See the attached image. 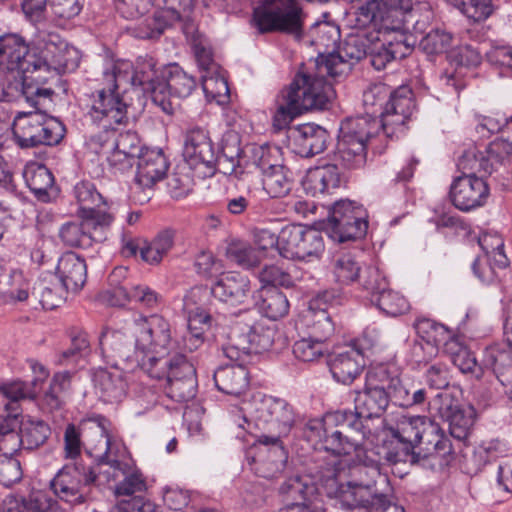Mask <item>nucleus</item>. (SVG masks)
<instances>
[{
	"label": "nucleus",
	"instance_id": "nucleus-48",
	"mask_svg": "<svg viewBox=\"0 0 512 512\" xmlns=\"http://www.w3.org/2000/svg\"><path fill=\"white\" fill-rule=\"evenodd\" d=\"M280 492L285 495L287 504L299 502L304 505L321 501L317 482H285L280 487Z\"/></svg>",
	"mask_w": 512,
	"mask_h": 512
},
{
	"label": "nucleus",
	"instance_id": "nucleus-50",
	"mask_svg": "<svg viewBox=\"0 0 512 512\" xmlns=\"http://www.w3.org/2000/svg\"><path fill=\"white\" fill-rule=\"evenodd\" d=\"M324 250L322 233L317 229L303 226L297 260L313 262L320 259Z\"/></svg>",
	"mask_w": 512,
	"mask_h": 512
},
{
	"label": "nucleus",
	"instance_id": "nucleus-40",
	"mask_svg": "<svg viewBox=\"0 0 512 512\" xmlns=\"http://www.w3.org/2000/svg\"><path fill=\"white\" fill-rule=\"evenodd\" d=\"M255 304L259 312L271 320L285 317L290 309L287 296L274 287H261Z\"/></svg>",
	"mask_w": 512,
	"mask_h": 512
},
{
	"label": "nucleus",
	"instance_id": "nucleus-43",
	"mask_svg": "<svg viewBox=\"0 0 512 512\" xmlns=\"http://www.w3.org/2000/svg\"><path fill=\"white\" fill-rule=\"evenodd\" d=\"M18 445L26 449H35L48 439L50 427L43 420L24 416L20 423Z\"/></svg>",
	"mask_w": 512,
	"mask_h": 512
},
{
	"label": "nucleus",
	"instance_id": "nucleus-20",
	"mask_svg": "<svg viewBox=\"0 0 512 512\" xmlns=\"http://www.w3.org/2000/svg\"><path fill=\"white\" fill-rule=\"evenodd\" d=\"M489 196V187L483 176L462 174L450 185L449 198L460 211L469 212L483 206Z\"/></svg>",
	"mask_w": 512,
	"mask_h": 512
},
{
	"label": "nucleus",
	"instance_id": "nucleus-53",
	"mask_svg": "<svg viewBox=\"0 0 512 512\" xmlns=\"http://www.w3.org/2000/svg\"><path fill=\"white\" fill-rule=\"evenodd\" d=\"M262 186L270 198L286 196L291 190V182L284 166H276L275 169L262 175Z\"/></svg>",
	"mask_w": 512,
	"mask_h": 512
},
{
	"label": "nucleus",
	"instance_id": "nucleus-27",
	"mask_svg": "<svg viewBox=\"0 0 512 512\" xmlns=\"http://www.w3.org/2000/svg\"><path fill=\"white\" fill-rule=\"evenodd\" d=\"M440 416L448 422L450 435L457 441L466 442L472 434L475 413L472 408L462 409L448 394H439Z\"/></svg>",
	"mask_w": 512,
	"mask_h": 512
},
{
	"label": "nucleus",
	"instance_id": "nucleus-52",
	"mask_svg": "<svg viewBox=\"0 0 512 512\" xmlns=\"http://www.w3.org/2000/svg\"><path fill=\"white\" fill-rule=\"evenodd\" d=\"M373 303L385 315L396 317L406 313L409 308L408 300L400 293L386 289L381 290L375 297L371 299Z\"/></svg>",
	"mask_w": 512,
	"mask_h": 512
},
{
	"label": "nucleus",
	"instance_id": "nucleus-12",
	"mask_svg": "<svg viewBox=\"0 0 512 512\" xmlns=\"http://www.w3.org/2000/svg\"><path fill=\"white\" fill-rule=\"evenodd\" d=\"M80 51L60 35L48 33L34 47L33 72L41 77H55L72 72L80 63Z\"/></svg>",
	"mask_w": 512,
	"mask_h": 512
},
{
	"label": "nucleus",
	"instance_id": "nucleus-45",
	"mask_svg": "<svg viewBox=\"0 0 512 512\" xmlns=\"http://www.w3.org/2000/svg\"><path fill=\"white\" fill-rule=\"evenodd\" d=\"M444 352L462 373H471L479 378L480 375L478 372L484 374L486 371L478 366L473 353L463 345L458 338L450 340L446 344V350Z\"/></svg>",
	"mask_w": 512,
	"mask_h": 512
},
{
	"label": "nucleus",
	"instance_id": "nucleus-6",
	"mask_svg": "<svg viewBox=\"0 0 512 512\" xmlns=\"http://www.w3.org/2000/svg\"><path fill=\"white\" fill-rule=\"evenodd\" d=\"M80 427L85 434L86 451L99 465H109L114 471H119L124 480H141L142 473L134 461L121 460L125 448L114 437L112 423L108 418L92 414L82 419Z\"/></svg>",
	"mask_w": 512,
	"mask_h": 512
},
{
	"label": "nucleus",
	"instance_id": "nucleus-37",
	"mask_svg": "<svg viewBox=\"0 0 512 512\" xmlns=\"http://www.w3.org/2000/svg\"><path fill=\"white\" fill-rule=\"evenodd\" d=\"M214 381L219 391L239 396L248 388V371L243 364L220 367L214 373Z\"/></svg>",
	"mask_w": 512,
	"mask_h": 512
},
{
	"label": "nucleus",
	"instance_id": "nucleus-61",
	"mask_svg": "<svg viewBox=\"0 0 512 512\" xmlns=\"http://www.w3.org/2000/svg\"><path fill=\"white\" fill-rule=\"evenodd\" d=\"M89 483L84 482L80 486V482H46L55 496L69 504H77L84 501Z\"/></svg>",
	"mask_w": 512,
	"mask_h": 512
},
{
	"label": "nucleus",
	"instance_id": "nucleus-7",
	"mask_svg": "<svg viewBox=\"0 0 512 512\" xmlns=\"http://www.w3.org/2000/svg\"><path fill=\"white\" fill-rule=\"evenodd\" d=\"M320 483L328 497L336 499L345 508H359L364 512H405V509L396 503L390 482H385L383 488L378 487L377 482Z\"/></svg>",
	"mask_w": 512,
	"mask_h": 512
},
{
	"label": "nucleus",
	"instance_id": "nucleus-58",
	"mask_svg": "<svg viewBox=\"0 0 512 512\" xmlns=\"http://www.w3.org/2000/svg\"><path fill=\"white\" fill-rule=\"evenodd\" d=\"M458 168L463 174L483 173L490 175L493 172V163L489 164L484 152L478 151L476 148L466 150L458 159Z\"/></svg>",
	"mask_w": 512,
	"mask_h": 512
},
{
	"label": "nucleus",
	"instance_id": "nucleus-33",
	"mask_svg": "<svg viewBox=\"0 0 512 512\" xmlns=\"http://www.w3.org/2000/svg\"><path fill=\"white\" fill-rule=\"evenodd\" d=\"M296 152L302 157H312L326 148L329 134L315 124L307 123L295 129L292 135Z\"/></svg>",
	"mask_w": 512,
	"mask_h": 512
},
{
	"label": "nucleus",
	"instance_id": "nucleus-64",
	"mask_svg": "<svg viewBox=\"0 0 512 512\" xmlns=\"http://www.w3.org/2000/svg\"><path fill=\"white\" fill-rule=\"evenodd\" d=\"M452 43V35L443 29H432L420 41V48L429 56L446 52Z\"/></svg>",
	"mask_w": 512,
	"mask_h": 512
},
{
	"label": "nucleus",
	"instance_id": "nucleus-32",
	"mask_svg": "<svg viewBox=\"0 0 512 512\" xmlns=\"http://www.w3.org/2000/svg\"><path fill=\"white\" fill-rule=\"evenodd\" d=\"M249 279L239 273L222 274L212 286L213 296L231 305L243 304L250 295Z\"/></svg>",
	"mask_w": 512,
	"mask_h": 512
},
{
	"label": "nucleus",
	"instance_id": "nucleus-4",
	"mask_svg": "<svg viewBox=\"0 0 512 512\" xmlns=\"http://www.w3.org/2000/svg\"><path fill=\"white\" fill-rule=\"evenodd\" d=\"M316 71L301 69L291 84L283 89L277 99V109L273 116V126L277 129L287 127L303 112L326 109L334 97L332 85L325 80L326 72H321L314 63Z\"/></svg>",
	"mask_w": 512,
	"mask_h": 512
},
{
	"label": "nucleus",
	"instance_id": "nucleus-30",
	"mask_svg": "<svg viewBox=\"0 0 512 512\" xmlns=\"http://www.w3.org/2000/svg\"><path fill=\"white\" fill-rule=\"evenodd\" d=\"M169 163L161 149H145L138 157L136 184L143 189L152 188L167 174Z\"/></svg>",
	"mask_w": 512,
	"mask_h": 512
},
{
	"label": "nucleus",
	"instance_id": "nucleus-25",
	"mask_svg": "<svg viewBox=\"0 0 512 512\" xmlns=\"http://www.w3.org/2000/svg\"><path fill=\"white\" fill-rule=\"evenodd\" d=\"M101 354L108 361L136 362L135 338L129 323L121 329L106 328L99 337Z\"/></svg>",
	"mask_w": 512,
	"mask_h": 512
},
{
	"label": "nucleus",
	"instance_id": "nucleus-10",
	"mask_svg": "<svg viewBox=\"0 0 512 512\" xmlns=\"http://www.w3.org/2000/svg\"><path fill=\"white\" fill-rule=\"evenodd\" d=\"M379 131V122L367 117H349L341 122L334 164L346 169L362 168L367 159V143Z\"/></svg>",
	"mask_w": 512,
	"mask_h": 512
},
{
	"label": "nucleus",
	"instance_id": "nucleus-5",
	"mask_svg": "<svg viewBox=\"0 0 512 512\" xmlns=\"http://www.w3.org/2000/svg\"><path fill=\"white\" fill-rule=\"evenodd\" d=\"M135 338L136 362L140 371L151 378H161L168 364L171 345L169 322L158 314L140 316L129 322Z\"/></svg>",
	"mask_w": 512,
	"mask_h": 512
},
{
	"label": "nucleus",
	"instance_id": "nucleus-11",
	"mask_svg": "<svg viewBox=\"0 0 512 512\" xmlns=\"http://www.w3.org/2000/svg\"><path fill=\"white\" fill-rule=\"evenodd\" d=\"M45 106L34 107V111L19 112L13 122V134L21 148L38 145H57L65 135V126L55 117L42 111Z\"/></svg>",
	"mask_w": 512,
	"mask_h": 512
},
{
	"label": "nucleus",
	"instance_id": "nucleus-21",
	"mask_svg": "<svg viewBox=\"0 0 512 512\" xmlns=\"http://www.w3.org/2000/svg\"><path fill=\"white\" fill-rule=\"evenodd\" d=\"M416 332L421 341L413 345L412 352L418 363L428 362L437 355L440 348L446 350V344L453 339L452 332L444 325L431 319H420L416 323Z\"/></svg>",
	"mask_w": 512,
	"mask_h": 512
},
{
	"label": "nucleus",
	"instance_id": "nucleus-23",
	"mask_svg": "<svg viewBox=\"0 0 512 512\" xmlns=\"http://www.w3.org/2000/svg\"><path fill=\"white\" fill-rule=\"evenodd\" d=\"M198 288L191 289L183 298V310L187 315V332L183 336L184 349L197 350L204 343V334L210 328L212 318L204 309L196 306Z\"/></svg>",
	"mask_w": 512,
	"mask_h": 512
},
{
	"label": "nucleus",
	"instance_id": "nucleus-14",
	"mask_svg": "<svg viewBox=\"0 0 512 512\" xmlns=\"http://www.w3.org/2000/svg\"><path fill=\"white\" fill-rule=\"evenodd\" d=\"M421 429L413 462L431 470L443 469L452 459L450 440L440 426L427 417Z\"/></svg>",
	"mask_w": 512,
	"mask_h": 512
},
{
	"label": "nucleus",
	"instance_id": "nucleus-44",
	"mask_svg": "<svg viewBox=\"0 0 512 512\" xmlns=\"http://www.w3.org/2000/svg\"><path fill=\"white\" fill-rule=\"evenodd\" d=\"M174 245V233L164 230L151 241L144 240L141 250V260L149 265H158Z\"/></svg>",
	"mask_w": 512,
	"mask_h": 512
},
{
	"label": "nucleus",
	"instance_id": "nucleus-42",
	"mask_svg": "<svg viewBox=\"0 0 512 512\" xmlns=\"http://www.w3.org/2000/svg\"><path fill=\"white\" fill-rule=\"evenodd\" d=\"M85 104L86 102L84 103V108H86ZM86 116L89 117L92 122L101 125L103 128L102 130L91 134L85 141L86 152L97 156L98 160L101 161V164H103V160L110 153V151L114 149V126L120 125L121 123H111L109 125H105V121L92 119L88 115V111H86Z\"/></svg>",
	"mask_w": 512,
	"mask_h": 512
},
{
	"label": "nucleus",
	"instance_id": "nucleus-15",
	"mask_svg": "<svg viewBox=\"0 0 512 512\" xmlns=\"http://www.w3.org/2000/svg\"><path fill=\"white\" fill-rule=\"evenodd\" d=\"M9 76V74L7 75ZM12 79L0 82V101L13 102L24 98L33 107L45 106L52 102L54 91L45 87L47 77L27 73L10 74Z\"/></svg>",
	"mask_w": 512,
	"mask_h": 512
},
{
	"label": "nucleus",
	"instance_id": "nucleus-31",
	"mask_svg": "<svg viewBox=\"0 0 512 512\" xmlns=\"http://www.w3.org/2000/svg\"><path fill=\"white\" fill-rule=\"evenodd\" d=\"M482 363L484 369L492 372L505 394L512 399V352L499 344L491 345L485 349Z\"/></svg>",
	"mask_w": 512,
	"mask_h": 512
},
{
	"label": "nucleus",
	"instance_id": "nucleus-17",
	"mask_svg": "<svg viewBox=\"0 0 512 512\" xmlns=\"http://www.w3.org/2000/svg\"><path fill=\"white\" fill-rule=\"evenodd\" d=\"M79 218L80 221L66 222L60 227L59 237L64 245L87 249L101 243L107 239L114 221L113 216H102L99 220L82 215Z\"/></svg>",
	"mask_w": 512,
	"mask_h": 512
},
{
	"label": "nucleus",
	"instance_id": "nucleus-34",
	"mask_svg": "<svg viewBox=\"0 0 512 512\" xmlns=\"http://www.w3.org/2000/svg\"><path fill=\"white\" fill-rule=\"evenodd\" d=\"M341 176L337 164L310 168L302 182L304 190L312 195L331 193L340 186Z\"/></svg>",
	"mask_w": 512,
	"mask_h": 512
},
{
	"label": "nucleus",
	"instance_id": "nucleus-28",
	"mask_svg": "<svg viewBox=\"0 0 512 512\" xmlns=\"http://www.w3.org/2000/svg\"><path fill=\"white\" fill-rule=\"evenodd\" d=\"M424 420L425 416H403L398 420L397 426L392 430V433L397 444L400 446V451H397L393 456L390 455L389 460L394 463L406 461L408 458H411L412 461L414 460Z\"/></svg>",
	"mask_w": 512,
	"mask_h": 512
},
{
	"label": "nucleus",
	"instance_id": "nucleus-54",
	"mask_svg": "<svg viewBox=\"0 0 512 512\" xmlns=\"http://www.w3.org/2000/svg\"><path fill=\"white\" fill-rule=\"evenodd\" d=\"M345 476L344 464L336 456L324 459L317 457L308 468L307 477L315 480H337Z\"/></svg>",
	"mask_w": 512,
	"mask_h": 512
},
{
	"label": "nucleus",
	"instance_id": "nucleus-29",
	"mask_svg": "<svg viewBox=\"0 0 512 512\" xmlns=\"http://www.w3.org/2000/svg\"><path fill=\"white\" fill-rule=\"evenodd\" d=\"M335 298V292L324 291L310 302L309 309L303 314V320L310 329L311 336L323 342L334 333V324L326 308L321 305L332 304Z\"/></svg>",
	"mask_w": 512,
	"mask_h": 512
},
{
	"label": "nucleus",
	"instance_id": "nucleus-22",
	"mask_svg": "<svg viewBox=\"0 0 512 512\" xmlns=\"http://www.w3.org/2000/svg\"><path fill=\"white\" fill-rule=\"evenodd\" d=\"M415 108L413 92L408 86L390 89L384 111L381 112V127L392 134L405 125Z\"/></svg>",
	"mask_w": 512,
	"mask_h": 512
},
{
	"label": "nucleus",
	"instance_id": "nucleus-35",
	"mask_svg": "<svg viewBox=\"0 0 512 512\" xmlns=\"http://www.w3.org/2000/svg\"><path fill=\"white\" fill-rule=\"evenodd\" d=\"M57 274L65 290L76 292L86 282V263L73 252L65 253L58 261Z\"/></svg>",
	"mask_w": 512,
	"mask_h": 512
},
{
	"label": "nucleus",
	"instance_id": "nucleus-57",
	"mask_svg": "<svg viewBox=\"0 0 512 512\" xmlns=\"http://www.w3.org/2000/svg\"><path fill=\"white\" fill-rule=\"evenodd\" d=\"M328 353V347L321 339L309 336L297 340L293 345L294 356L303 362H315Z\"/></svg>",
	"mask_w": 512,
	"mask_h": 512
},
{
	"label": "nucleus",
	"instance_id": "nucleus-19",
	"mask_svg": "<svg viewBox=\"0 0 512 512\" xmlns=\"http://www.w3.org/2000/svg\"><path fill=\"white\" fill-rule=\"evenodd\" d=\"M33 60L34 49L30 52L21 36L12 33L0 36V74H35Z\"/></svg>",
	"mask_w": 512,
	"mask_h": 512
},
{
	"label": "nucleus",
	"instance_id": "nucleus-3",
	"mask_svg": "<svg viewBox=\"0 0 512 512\" xmlns=\"http://www.w3.org/2000/svg\"><path fill=\"white\" fill-rule=\"evenodd\" d=\"M386 367L377 366L366 373L365 386L355 397V413L338 411L326 414L322 419L307 423L309 438H318L325 451L334 455H348L360 447L366 436L362 419L380 417L389 405L390 398L385 387Z\"/></svg>",
	"mask_w": 512,
	"mask_h": 512
},
{
	"label": "nucleus",
	"instance_id": "nucleus-62",
	"mask_svg": "<svg viewBox=\"0 0 512 512\" xmlns=\"http://www.w3.org/2000/svg\"><path fill=\"white\" fill-rule=\"evenodd\" d=\"M240 153L241 149L238 145H224L221 155L219 157L216 156L215 173L218 171L224 175H234L236 177L242 175L243 169L240 164Z\"/></svg>",
	"mask_w": 512,
	"mask_h": 512
},
{
	"label": "nucleus",
	"instance_id": "nucleus-36",
	"mask_svg": "<svg viewBox=\"0 0 512 512\" xmlns=\"http://www.w3.org/2000/svg\"><path fill=\"white\" fill-rule=\"evenodd\" d=\"M164 95L170 102V97H188L196 87V80L185 72L178 64H169L161 71Z\"/></svg>",
	"mask_w": 512,
	"mask_h": 512
},
{
	"label": "nucleus",
	"instance_id": "nucleus-18",
	"mask_svg": "<svg viewBox=\"0 0 512 512\" xmlns=\"http://www.w3.org/2000/svg\"><path fill=\"white\" fill-rule=\"evenodd\" d=\"M183 155L196 177L205 179L215 175L216 153L206 130L195 127L186 132Z\"/></svg>",
	"mask_w": 512,
	"mask_h": 512
},
{
	"label": "nucleus",
	"instance_id": "nucleus-56",
	"mask_svg": "<svg viewBox=\"0 0 512 512\" xmlns=\"http://www.w3.org/2000/svg\"><path fill=\"white\" fill-rule=\"evenodd\" d=\"M303 225L291 224L283 227L278 234V252L287 259L297 260Z\"/></svg>",
	"mask_w": 512,
	"mask_h": 512
},
{
	"label": "nucleus",
	"instance_id": "nucleus-39",
	"mask_svg": "<svg viewBox=\"0 0 512 512\" xmlns=\"http://www.w3.org/2000/svg\"><path fill=\"white\" fill-rule=\"evenodd\" d=\"M74 195L79 204L78 215L101 219L102 216H113L100 208L104 203L102 195L96 190L93 183L82 181L75 185Z\"/></svg>",
	"mask_w": 512,
	"mask_h": 512
},
{
	"label": "nucleus",
	"instance_id": "nucleus-38",
	"mask_svg": "<svg viewBox=\"0 0 512 512\" xmlns=\"http://www.w3.org/2000/svg\"><path fill=\"white\" fill-rule=\"evenodd\" d=\"M236 326L251 353H262L272 348L277 334L275 325L258 322L253 325L237 323Z\"/></svg>",
	"mask_w": 512,
	"mask_h": 512
},
{
	"label": "nucleus",
	"instance_id": "nucleus-13",
	"mask_svg": "<svg viewBox=\"0 0 512 512\" xmlns=\"http://www.w3.org/2000/svg\"><path fill=\"white\" fill-rule=\"evenodd\" d=\"M367 218V211L362 205L350 200H339L330 211L325 229L338 242L360 239L366 235Z\"/></svg>",
	"mask_w": 512,
	"mask_h": 512
},
{
	"label": "nucleus",
	"instance_id": "nucleus-59",
	"mask_svg": "<svg viewBox=\"0 0 512 512\" xmlns=\"http://www.w3.org/2000/svg\"><path fill=\"white\" fill-rule=\"evenodd\" d=\"M7 415H0V451L12 453L17 450L19 435L15 431L17 416L16 409L6 411Z\"/></svg>",
	"mask_w": 512,
	"mask_h": 512
},
{
	"label": "nucleus",
	"instance_id": "nucleus-46",
	"mask_svg": "<svg viewBox=\"0 0 512 512\" xmlns=\"http://www.w3.org/2000/svg\"><path fill=\"white\" fill-rule=\"evenodd\" d=\"M390 88L384 83H376L370 85L363 92V106L366 109V114L362 117L374 119L379 122L381 127V112L384 111L385 104L387 103Z\"/></svg>",
	"mask_w": 512,
	"mask_h": 512
},
{
	"label": "nucleus",
	"instance_id": "nucleus-55",
	"mask_svg": "<svg viewBox=\"0 0 512 512\" xmlns=\"http://www.w3.org/2000/svg\"><path fill=\"white\" fill-rule=\"evenodd\" d=\"M71 345L64 350L58 357L57 363L60 365H70L78 363L90 351V341L86 332L73 329L70 333Z\"/></svg>",
	"mask_w": 512,
	"mask_h": 512
},
{
	"label": "nucleus",
	"instance_id": "nucleus-8",
	"mask_svg": "<svg viewBox=\"0 0 512 512\" xmlns=\"http://www.w3.org/2000/svg\"><path fill=\"white\" fill-rule=\"evenodd\" d=\"M244 410L259 429L267 432L258 438L263 445H279L281 437L287 436L295 423L292 406L286 400L273 396L254 394Z\"/></svg>",
	"mask_w": 512,
	"mask_h": 512
},
{
	"label": "nucleus",
	"instance_id": "nucleus-41",
	"mask_svg": "<svg viewBox=\"0 0 512 512\" xmlns=\"http://www.w3.org/2000/svg\"><path fill=\"white\" fill-rule=\"evenodd\" d=\"M23 177L28 188L39 200H49V190L53 188L54 176L45 165L37 162L27 163Z\"/></svg>",
	"mask_w": 512,
	"mask_h": 512
},
{
	"label": "nucleus",
	"instance_id": "nucleus-49",
	"mask_svg": "<svg viewBox=\"0 0 512 512\" xmlns=\"http://www.w3.org/2000/svg\"><path fill=\"white\" fill-rule=\"evenodd\" d=\"M201 84L208 101H214L219 105L229 102V86L221 74V69L216 73L201 74Z\"/></svg>",
	"mask_w": 512,
	"mask_h": 512
},
{
	"label": "nucleus",
	"instance_id": "nucleus-47",
	"mask_svg": "<svg viewBox=\"0 0 512 512\" xmlns=\"http://www.w3.org/2000/svg\"><path fill=\"white\" fill-rule=\"evenodd\" d=\"M332 273L340 284L355 282L360 275L361 264L351 252L337 253L332 260Z\"/></svg>",
	"mask_w": 512,
	"mask_h": 512
},
{
	"label": "nucleus",
	"instance_id": "nucleus-24",
	"mask_svg": "<svg viewBox=\"0 0 512 512\" xmlns=\"http://www.w3.org/2000/svg\"><path fill=\"white\" fill-rule=\"evenodd\" d=\"M131 381L132 374L118 368L117 363L111 369H98L93 376L95 393L102 402L108 404L122 402Z\"/></svg>",
	"mask_w": 512,
	"mask_h": 512
},
{
	"label": "nucleus",
	"instance_id": "nucleus-2",
	"mask_svg": "<svg viewBox=\"0 0 512 512\" xmlns=\"http://www.w3.org/2000/svg\"><path fill=\"white\" fill-rule=\"evenodd\" d=\"M161 72L157 61L150 55L139 56L135 65L128 60H106L101 76L96 79L98 87L86 95L88 115L98 121L111 123H126L127 104L123 101L119 89L127 84L139 86L149 93L153 103L166 114H173L172 102L164 95V86L160 85Z\"/></svg>",
	"mask_w": 512,
	"mask_h": 512
},
{
	"label": "nucleus",
	"instance_id": "nucleus-51",
	"mask_svg": "<svg viewBox=\"0 0 512 512\" xmlns=\"http://www.w3.org/2000/svg\"><path fill=\"white\" fill-rule=\"evenodd\" d=\"M227 257L243 268L256 266L261 259L260 251L246 241L233 239L226 249Z\"/></svg>",
	"mask_w": 512,
	"mask_h": 512
},
{
	"label": "nucleus",
	"instance_id": "nucleus-63",
	"mask_svg": "<svg viewBox=\"0 0 512 512\" xmlns=\"http://www.w3.org/2000/svg\"><path fill=\"white\" fill-rule=\"evenodd\" d=\"M479 245L485 252L488 260H493L495 266L505 268L508 258L504 252V241L498 234H484L479 238Z\"/></svg>",
	"mask_w": 512,
	"mask_h": 512
},
{
	"label": "nucleus",
	"instance_id": "nucleus-60",
	"mask_svg": "<svg viewBox=\"0 0 512 512\" xmlns=\"http://www.w3.org/2000/svg\"><path fill=\"white\" fill-rule=\"evenodd\" d=\"M251 162L263 175L281 165V150L277 146L271 145L253 146Z\"/></svg>",
	"mask_w": 512,
	"mask_h": 512
},
{
	"label": "nucleus",
	"instance_id": "nucleus-9",
	"mask_svg": "<svg viewBox=\"0 0 512 512\" xmlns=\"http://www.w3.org/2000/svg\"><path fill=\"white\" fill-rule=\"evenodd\" d=\"M306 17L298 0H259L251 22L261 34L281 32L301 39Z\"/></svg>",
	"mask_w": 512,
	"mask_h": 512
},
{
	"label": "nucleus",
	"instance_id": "nucleus-16",
	"mask_svg": "<svg viewBox=\"0 0 512 512\" xmlns=\"http://www.w3.org/2000/svg\"><path fill=\"white\" fill-rule=\"evenodd\" d=\"M156 379L164 380V391L175 402H186L196 395V370L193 364L182 354L170 358L164 375Z\"/></svg>",
	"mask_w": 512,
	"mask_h": 512
},
{
	"label": "nucleus",
	"instance_id": "nucleus-1",
	"mask_svg": "<svg viewBox=\"0 0 512 512\" xmlns=\"http://www.w3.org/2000/svg\"><path fill=\"white\" fill-rule=\"evenodd\" d=\"M417 15L431 16L428 2L418 0H367L356 12V21L365 30L349 35L338 52L320 53L317 67L329 77L347 74L354 63L370 57L376 70L406 57L413 48L410 22Z\"/></svg>",
	"mask_w": 512,
	"mask_h": 512
},
{
	"label": "nucleus",
	"instance_id": "nucleus-26",
	"mask_svg": "<svg viewBox=\"0 0 512 512\" xmlns=\"http://www.w3.org/2000/svg\"><path fill=\"white\" fill-rule=\"evenodd\" d=\"M366 365L364 347L357 340L347 350L335 355L329 362L332 377L338 383L350 385Z\"/></svg>",
	"mask_w": 512,
	"mask_h": 512
}]
</instances>
